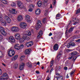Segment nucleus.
Masks as SVG:
<instances>
[{"label": "nucleus", "instance_id": "f257e3e1", "mask_svg": "<svg viewBox=\"0 0 80 80\" xmlns=\"http://www.w3.org/2000/svg\"><path fill=\"white\" fill-rule=\"evenodd\" d=\"M8 55L9 57H12L15 55V52L14 50L11 49H8L7 51Z\"/></svg>", "mask_w": 80, "mask_h": 80}, {"label": "nucleus", "instance_id": "f03ea898", "mask_svg": "<svg viewBox=\"0 0 80 80\" xmlns=\"http://www.w3.org/2000/svg\"><path fill=\"white\" fill-rule=\"evenodd\" d=\"M0 32L3 35H4V36H5V35H7V33L5 31V29L3 28L0 27Z\"/></svg>", "mask_w": 80, "mask_h": 80}, {"label": "nucleus", "instance_id": "7ed1b4c3", "mask_svg": "<svg viewBox=\"0 0 80 80\" xmlns=\"http://www.w3.org/2000/svg\"><path fill=\"white\" fill-rule=\"evenodd\" d=\"M18 5L20 8H23L24 7L23 4L20 1H18Z\"/></svg>", "mask_w": 80, "mask_h": 80}, {"label": "nucleus", "instance_id": "20e7f679", "mask_svg": "<svg viewBox=\"0 0 80 80\" xmlns=\"http://www.w3.org/2000/svg\"><path fill=\"white\" fill-rule=\"evenodd\" d=\"M20 26L22 28H25L27 27V25L25 23L22 22L20 23Z\"/></svg>", "mask_w": 80, "mask_h": 80}, {"label": "nucleus", "instance_id": "39448f33", "mask_svg": "<svg viewBox=\"0 0 80 80\" xmlns=\"http://www.w3.org/2000/svg\"><path fill=\"white\" fill-rule=\"evenodd\" d=\"M0 22L3 25H6V22H5V20H3V19L2 17H0Z\"/></svg>", "mask_w": 80, "mask_h": 80}, {"label": "nucleus", "instance_id": "423d86ee", "mask_svg": "<svg viewBox=\"0 0 80 80\" xmlns=\"http://www.w3.org/2000/svg\"><path fill=\"white\" fill-rule=\"evenodd\" d=\"M56 78L57 80H63V78L62 76H59L58 77L54 76V79Z\"/></svg>", "mask_w": 80, "mask_h": 80}, {"label": "nucleus", "instance_id": "0eeeda50", "mask_svg": "<svg viewBox=\"0 0 80 80\" xmlns=\"http://www.w3.org/2000/svg\"><path fill=\"white\" fill-rule=\"evenodd\" d=\"M9 11L12 14H16L17 13V12L14 9H12L11 10L10 9Z\"/></svg>", "mask_w": 80, "mask_h": 80}, {"label": "nucleus", "instance_id": "6e6552de", "mask_svg": "<svg viewBox=\"0 0 80 80\" xmlns=\"http://www.w3.org/2000/svg\"><path fill=\"white\" fill-rule=\"evenodd\" d=\"M41 25H42V23H41V22L40 20L38 21V23L36 26V28H40L41 27Z\"/></svg>", "mask_w": 80, "mask_h": 80}, {"label": "nucleus", "instance_id": "1a4fd4ad", "mask_svg": "<svg viewBox=\"0 0 80 80\" xmlns=\"http://www.w3.org/2000/svg\"><path fill=\"white\" fill-rule=\"evenodd\" d=\"M9 40L11 42H12V43H14V42H15V39L12 37H10L9 38Z\"/></svg>", "mask_w": 80, "mask_h": 80}, {"label": "nucleus", "instance_id": "9d476101", "mask_svg": "<svg viewBox=\"0 0 80 80\" xmlns=\"http://www.w3.org/2000/svg\"><path fill=\"white\" fill-rule=\"evenodd\" d=\"M53 49L54 50H58V44H55L53 47Z\"/></svg>", "mask_w": 80, "mask_h": 80}, {"label": "nucleus", "instance_id": "9b49d317", "mask_svg": "<svg viewBox=\"0 0 80 80\" xmlns=\"http://www.w3.org/2000/svg\"><path fill=\"white\" fill-rule=\"evenodd\" d=\"M14 48L16 50H19L20 49V47L19 44H16L14 45Z\"/></svg>", "mask_w": 80, "mask_h": 80}, {"label": "nucleus", "instance_id": "f8f14e48", "mask_svg": "<svg viewBox=\"0 0 80 80\" xmlns=\"http://www.w3.org/2000/svg\"><path fill=\"white\" fill-rule=\"evenodd\" d=\"M73 21L75 22V23H74L73 25H76L79 22V20L78 19H76V18H73Z\"/></svg>", "mask_w": 80, "mask_h": 80}, {"label": "nucleus", "instance_id": "ddd939ff", "mask_svg": "<svg viewBox=\"0 0 80 80\" xmlns=\"http://www.w3.org/2000/svg\"><path fill=\"white\" fill-rule=\"evenodd\" d=\"M18 20L19 22H21L23 20V17L21 15H19L18 17Z\"/></svg>", "mask_w": 80, "mask_h": 80}, {"label": "nucleus", "instance_id": "4468645a", "mask_svg": "<svg viewBox=\"0 0 80 80\" xmlns=\"http://www.w3.org/2000/svg\"><path fill=\"white\" fill-rule=\"evenodd\" d=\"M74 41V39H73L72 40H71L70 42L69 43L70 45H71V46H72V47H74L76 45L75 44V43L73 42L72 41Z\"/></svg>", "mask_w": 80, "mask_h": 80}, {"label": "nucleus", "instance_id": "2eb2a0df", "mask_svg": "<svg viewBox=\"0 0 80 80\" xmlns=\"http://www.w3.org/2000/svg\"><path fill=\"white\" fill-rule=\"evenodd\" d=\"M26 20L28 22H30L31 21V20H30V17L28 15H26Z\"/></svg>", "mask_w": 80, "mask_h": 80}, {"label": "nucleus", "instance_id": "dca6fc26", "mask_svg": "<svg viewBox=\"0 0 80 80\" xmlns=\"http://www.w3.org/2000/svg\"><path fill=\"white\" fill-rule=\"evenodd\" d=\"M24 65L25 64L24 63H22V64L19 66V70H22L23 69V68H24Z\"/></svg>", "mask_w": 80, "mask_h": 80}, {"label": "nucleus", "instance_id": "f3484780", "mask_svg": "<svg viewBox=\"0 0 80 80\" xmlns=\"http://www.w3.org/2000/svg\"><path fill=\"white\" fill-rule=\"evenodd\" d=\"M15 38L17 40H20V35L19 34H16L15 35Z\"/></svg>", "mask_w": 80, "mask_h": 80}, {"label": "nucleus", "instance_id": "a211bd4d", "mask_svg": "<svg viewBox=\"0 0 80 80\" xmlns=\"http://www.w3.org/2000/svg\"><path fill=\"white\" fill-rule=\"evenodd\" d=\"M18 58V55H15L13 57H12L11 58V60L12 61H15V60H17Z\"/></svg>", "mask_w": 80, "mask_h": 80}, {"label": "nucleus", "instance_id": "6ab92c4d", "mask_svg": "<svg viewBox=\"0 0 80 80\" xmlns=\"http://www.w3.org/2000/svg\"><path fill=\"white\" fill-rule=\"evenodd\" d=\"M31 51V49H26L25 52L24 53L26 55L27 54H29Z\"/></svg>", "mask_w": 80, "mask_h": 80}, {"label": "nucleus", "instance_id": "aec40b11", "mask_svg": "<svg viewBox=\"0 0 80 80\" xmlns=\"http://www.w3.org/2000/svg\"><path fill=\"white\" fill-rule=\"evenodd\" d=\"M23 37L24 38L25 40H30V38L29 37H27V34H26L23 35Z\"/></svg>", "mask_w": 80, "mask_h": 80}, {"label": "nucleus", "instance_id": "412c9836", "mask_svg": "<svg viewBox=\"0 0 80 80\" xmlns=\"http://www.w3.org/2000/svg\"><path fill=\"white\" fill-rule=\"evenodd\" d=\"M72 58H73V60H75L76 59H77V57H73L72 55H71V57H69L68 58V59L69 60H71Z\"/></svg>", "mask_w": 80, "mask_h": 80}, {"label": "nucleus", "instance_id": "4be33fe9", "mask_svg": "<svg viewBox=\"0 0 80 80\" xmlns=\"http://www.w3.org/2000/svg\"><path fill=\"white\" fill-rule=\"evenodd\" d=\"M40 13V9H37L36 11V14L39 15Z\"/></svg>", "mask_w": 80, "mask_h": 80}, {"label": "nucleus", "instance_id": "5701e85b", "mask_svg": "<svg viewBox=\"0 0 80 80\" xmlns=\"http://www.w3.org/2000/svg\"><path fill=\"white\" fill-rule=\"evenodd\" d=\"M77 52L76 51H74L71 53V55L73 57H74L75 55H77Z\"/></svg>", "mask_w": 80, "mask_h": 80}, {"label": "nucleus", "instance_id": "b1692460", "mask_svg": "<svg viewBox=\"0 0 80 80\" xmlns=\"http://www.w3.org/2000/svg\"><path fill=\"white\" fill-rule=\"evenodd\" d=\"M62 51H60L59 52V54L57 56V58H60L61 56H62Z\"/></svg>", "mask_w": 80, "mask_h": 80}, {"label": "nucleus", "instance_id": "393cba45", "mask_svg": "<svg viewBox=\"0 0 80 80\" xmlns=\"http://www.w3.org/2000/svg\"><path fill=\"white\" fill-rule=\"evenodd\" d=\"M20 43H22V42H24V40H25V39L24 38H23V37L22 38H20Z\"/></svg>", "mask_w": 80, "mask_h": 80}, {"label": "nucleus", "instance_id": "a878e982", "mask_svg": "<svg viewBox=\"0 0 80 80\" xmlns=\"http://www.w3.org/2000/svg\"><path fill=\"white\" fill-rule=\"evenodd\" d=\"M0 0L4 4H7V3H8V2H7V1L6 0Z\"/></svg>", "mask_w": 80, "mask_h": 80}, {"label": "nucleus", "instance_id": "bb28decb", "mask_svg": "<svg viewBox=\"0 0 80 80\" xmlns=\"http://www.w3.org/2000/svg\"><path fill=\"white\" fill-rule=\"evenodd\" d=\"M7 79H8V78H4L3 76H2L0 77V80H7Z\"/></svg>", "mask_w": 80, "mask_h": 80}, {"label": "nucleus", "instance_id": "cd10ccee", "mask_svg": "<svg viewBox=\"0 0 80 80\" xmlns=\"http://www.w3.org/2000/svg\"><path fill=\"white\" fill-rule=\"evenodd\" d=\"M26 65L27 66H28V67H30V68H31L32 67V64L31 62H28V63L26 64Z\"/></svg>", "mask_w": 80, "mask_h": 80}, {"label": "nucleus", "instance_id": "c85d7f7f", "mask_svg": "<svg viewBox=\"0 0 80 80\" xmlns=\"http://www.w3.org/2000/svg\"><path fill=\"white\" fill-rule=\"evenodd\" d=\"M42 2L41 1H39L37 2V5L38 7H41L42 4Z\"/></svg>", "mask_w": 80, "mask_h": 80}, {"label": "nucleus", "instance_id": "c756f323", "mask_svg": "<svg viewBox=\"0 0 80 80\" xmlns=\"http://www.w3.org/2000/svg\"><path fill=\"white\" fill-rule=\"evenodd\" d=\"M26 34L27 35H28V36H30L31 35V32L30 31H26Z\"/></svg>", "mask_w": 80, "mask_h": 80}, {"label": "nucleus", "instance_id": "7c9ffc66", "mask_svg": "<svg viewBox=\"0 0 80 80\" xmlns=\"http://www.w3.org/2000/svg\"><path fill=\"white\" fill-rule=\"evenodd\" d=\"M7 22L8 23H10L11 22V19L10 18H8V19L6 20Z\"/></svg>", "mask_w": 80, "mask_h": 80}, {"label": "nucleus", "instance_id": "2f4dec72", "mask_svg": "<svg viewBox=\"0 0 80 80\" xmlns=\"http://www.w3.org/2000/svg\"><path fill=\"white\" fill-rule=\"evenodd\" d=\"M18 64L17 62H16L14 64V67L15 69L17 68L18 67Z\"/></svg>", "mask_w": 80, "mask_h": 80}, {"label": "nucleus", "instance_id": "473e14b6", "mask_svg": "<svg viewBox=\"0 0 80 80\" xmlns=\"http://www.w3.org/2000/svg\"><path fill=\"white\" fill-rule=\"evenodd\" d=\"M53 64H54V61L52 60L50 62L51 65L50 66V67H51V68L52 67V66L53 65Z\"/></svg>", "mask_w": 80, "mask_h": 80}, {"label": "nucleus", "instance_id": "72a5a7b5", "mask_svg": "<svg viewBox=\"0 0 80 80\" xmlns=\"http://www.w3.org/2000/svg\"><path fill=\"white\" fill-rule=\"evenodd\" d=\"M30 43V42H27L26 43V45L27 46V47H30L31 46V44H29ZM28 44H29V45H28Z\"/></svg>", "mask_w": 80, "mask_h": 80}, {"label": "nucleus", "instance_id": "f704fd0d", "mask_svg": "<svg viewBox=\"0 0 80 80\" xmlns=\"http://www.w3.org/2000/svg\"><path fill=\"white\" fill-rule=\"evenodd\" d=\"M2 77H8V74L6 73H4L2 75Z\"/></svg>", "mask_w": 80, "mask_h": 80}, {"label": "nucleus", "instance_id": "c9c22d12", "mask_svg": "<svg viewBox=\"0 0 80 80\" xmlns=\"http://www.w3.org/2000/svg\"><path fill=\"white\" fill-rule=\"evenodd\" d=\"M73 28H74V27H72L69 30V32H72V31H73Z\"/></svg>", "mask_w": 80, "mask_h": 80}, {"label": "nucleus", "instance_id": "e433bc0d", "mask_svg": "<svg viewBox=\"0 0 80 80\" xmlns=\"http://www.w3.org/2000/svg\"><path fill=\"white\" fill-rule=\"evenodd\" d=\"M24 58L25 56H22L20 58V60H21V61H22V60H24Z\"/></svg>", "mask_w": 80, "mask_h": 80}, {"label": "nucleus", "instance_id": "4c0bfd02", "mask_svg": "<svg viewBox=\"0 0 80 80\" xmlns=\"http://www.w3.org/2000/svg\"><path fill=\"white\" fill-rule=\"evenodd\" d=\"M44 1L45 3H44V5L45 6V7H46L47 5V2L48 0H43Z\"/></svg>", "mask_w": 80, "mask_h": 80}, {"label": "nucleus", "instance_id": "58836bf2", "mask_svg": "<svg viewBox=\"0 0 80 80\" xmlns=\"http://www.w3.org/2000/svg\"><path fill=\"white\" fill-rule=\"evenodd\" d=\"M38 35H41V36H42V35H43V33H42V31H40L38 33Z\"/></svg>", "mask_w": 80, "mask_h": 80}, {"label": "nucleus", "instance_id": "ea45409f", "mask_svg": "<svg viewBox=\"0 0 80 80\" xmlns=\"http://www.w3.org/2000/svg\"><path fill=\"white\" fill-rule=\"evenodd\" d=\"M15 27H12L11 28V30H12V32H15Z\"/></svg>", "mask_w": 80, "mask_h": 80}, {"label": "nucleus", "instance_id": "a19ab883", "mask_svg": "<svg viewBox=\"0 0 80 80\" xmlns=\"http://www.w3.org/2000/svg\"><path fill=\"white\" fill-rule=\"evenodd\" d=\"M3 56V54H2L1 51H0V58H2Z\"/></svg>", "mask_w": 80, "mask_h": 80}, {"label": "nucleus", "instance_id": "79ce46f5", "mask_svg": "<svg viewBox=\"0 0 80 80\" xmlns=\"http://www.w3.org/2000/svg\"><path fill=\"white\" fill-rule=\"evenodd\" d=\"M19 30V28L18 27H15V32H18Z\"/></svg>", "mask_w": 80, "mask_h": 80}, {"label": "nucleus", "instance_id": "37998d69", "mask_svg": "<svg viewBox=\"0 0 80 80\" xmlns=\"http://www.w3.org/2000/svg\"><path fill=\"white\" fill-rule=\"evenodd\" d=\"M11 5L12 7H15L16 5V4L15 3H14V2H12Z\"/></svg>", "mask_w": 80, "mask_h": 80}, {"label": "nucleus", "instance_id": "c03bdc74", "mask_svg": "<svg viewBox=\"0 0 80 80\" xmlns=\"http://www.w3.org/2000/svg\"><path fill=\"white\" fill-rule=\"evenodd\" d=\"M61 16V15L60 14H57L56 16V19H57V17H60V16Z\"/></svg>", "mask_w": 80, "mask_h": 80}, {"label": "nucleus", "instance_id": "a18cd8bd", "mask_svg": "<svg viewBox=\"0 0 80 80\" xmlns=\"http://www.w3.org/2000/svg\"><path fill=\"white\" fill-rule=\"evenodd\" d=\"M80 13V8L78 9L76 11V14H78Z\"/></svg>", "mask_w": 80, "mask_h": 80}, {"label": "nucleus", "instance_id": "49530a36", "mask_svg": "<svg viewBox=\"0 0 80 80\" xmlns=\"http://www.w3.org/2000/svg\"><path fill=\"white\" fill-rule=\"evenodd\" d=\"M75 72V69H74L73 71H72L70 73V75H73V73H74V72Z\"/></svg>", "mask_w": 80, "mask_h": 80}, {"label": "nucleus", "instance_id": "de8ad7c7", "mask_svg": "<svg viewBox=\"0 0 80 80\" xmlns=\"http://www.w3.org/2000/svg\"><path fill=\"white\" fill-rule=\"evenodd\" d=\"M8 17L7 16H5L4 17V19H5L6 20H7V19H8Z\"/></svg>", "mask_w": 80, "mask_h": 80}, {"label": "nucleus", "instance_id": "09e8293b", "mask_svg": "<svg viewBox=\"0 0 80 80\" xmlns=\"http://www.w3.org/2000/svg\"><path fill=\"white\" fill-rule=\"evenodd\" d=\"M52 4L53 5H55L56 4V0H54V2L52 3Z\"/></svg>", "mask_w": 80, "mask_h": 80}, {"label": "nucleus", "instance_id": "8fccbe9b", "mask_svg": "<svg viewBox=\"0 0 80 80\" xmlns=\"http://www.w3.org/2000/svg\"><path fill=\"white\" fill-rule=\"evenodd\" d=\"M3 39V36H2V35L0 34V41L2 40Z\"/></svg>", "mask_w": 80, "mask_h": 80}, {"label": "nucleus", "instance_id": "3c124183", "mask_svg": "<svg viewBox=\"0 0 80 80\" xmlns=\"http://www.w3.org/2000/svg\"><path fill=\"white\" fill-rule=\"evenodd\" d=\"M29 7H31V8H34V5L32 4H31L29 5Z\"/></svg>", "mask_w": 80, "mask_h": 80}, {"label": "nucleus", "instance_id": "603ef678", "mask_svg": "<svg viewBox=\"0 0 80 80\" xmlns=\"http://www.w3.org/2000/svg\"><path fill=\"white\" fill-rule=\"evenodd\" d=\"M46 18H44V19L43 20V21H42L43 23H45L46 22Z\"/></svg>", "mask_w": 80, "mask_h": 80}, {"label": "nucleus", "instance_id": "864d4df0", "mask_svg": "<svg viewBox=\"0 0 80 80\" xmlns=\"http://www.w3.org/2000/svg\"><path fill=\"white\" fill-rule=\"evenodd\" d=\"M48 13V11L47 10H46V11L45 12V13L44 14L45 15H47Z\"/></svg>", "mask_w": 80, "mask_h": 80}, {"label": "nucleus", "instance_id": "5fc2aeb1", "mask_svg": "<svg viewBox=\"0 0 80 80\" xmlns=\"http://www.w3.org/2000/svg\"><path fill=\"white\" fill-rule=\"evenodd\" d=\"M40 37H42V36L38 34L37 36V38H40Z\"/></svg>", "mask_w": 80, "mask_h": 80}, {"label": "nucleus", "instance_id": "6e6d98bb", "mask_svg": "<svg viewBox=\"0 0 80 80\" xmlns=\"http://www.w3.org/2000/svg\"><path fill=\"white\" fill-rule=\"evenodd\" d=\"M75 41L76 42H78V43H79L80 42V39H79L78 40H76Z\"/></svg>", "mask_w": 80, "mask_h": 80}, {"label": "nucleus", "instance_id": "4d7b16f0", "mask_svg": "<svg viewBox=\"0 0 80 80\" xmlns=\"http://www.w3.org/2000/svg\"><path fill=\"white\" fill-rule=\"evenodd\" d=\"M28 10L29 12H32L33 9H32V8H29Z\"/></svg>", "mask_w": 80, "mask_h": 80}, {"label": "nucleus", "instance_id": "13d9d810", "mask_svg": "<svg viewBox=\"0 0 80 80\" xmlns=\"http://www.w3.org/2000/svg\"><path fill=\"white\" fill-rule=\"evenodd\" d=\"M71 46L70 45V43L68 44L67 45V48H70V47Z\"/></svg>", "mask_w": 80, "mask_h": 80}, {"label": "nucleus", "instance_id": "bf43d9fd", "mask_svg": "<svg viewBox=\"0 0 80 80\" xmlns=\"http://www.w3.org/2000/svg\"><path fill=\"white\" fill-rule=\"evenodd\" d=\"M29 43H30V44H31V46L32 45H33V42L31 41L29 42Z\"/></svg>", "mask_w": 80, "mask_h": 80}, {"label": "nucleus", "instance_id": "052dcab7", "mask_svg": "<svg viewBox=\"0 0 80 80\" xmlns=\"http://www.w3.org/2000/svg\"><path fill=\"white\" fill-rule=\"evenodd\" d=\"M53 68H52L50 70V73H51V72H52V71H53Z\"/></svg>", "mask_w": 80, "mask_h": 80}, {"label": "nucleus", "instance_id": "680f3d73", "mask_svg": "<svg viewBox=\"0 0 80 80\" xmlns=\"http://www.w3.org/2000/svg\"><path fill=\"white\" fill-rule=\"evenodd\" d=\"M56 75H57L58 76L60 75V73H56Z\"/></svg>", "mask_w": 80, "mask_h": 80}, {"label": "nucleus", "instance_id": "e2e57ef3", "mask_svg": "<svg viewBox=\"0 0 80 80\" xmlns=\"http://www.w3.org/2000/svg\"><path fill=\"white\" fill-rule=\"evenodd\" d=\"M67 67H64V70H67Z\"/></svg>", "mask_w": 80, "mask_h": 80}, {"label": "nucleus", "instance_id": "0e129e2a", "mask_svg": "<svg viewBox=\"0 0 80 80\" xmlns=\"http://www.w3.org/2000/svg\"><path fill=\"white\" fill-rule=\"evenodd\" d=\"M78 32H79V31H76L75 32V33H78Z\"/></svg>", "mask_w": 80, "mask_h": 80}, {"label": "nucleus", "instance_id": "69168bd1", "mask_svg": "<svg viewBox=\"0 0 80 80\" xmlns=\"http://www.w3.org/2000/svg\"><path fill=\"white\" fill-rule=\"evenodd\" d=\"M52 32H50L48 35L49 36H52Z\"/></svg>", "mask_w": 80, "mask_h": 80}, {"label": "nucleus", "instance_id": "338daca9", "mask_svg": "<svg viewBox=\"0 0 80 80\" xmlns=\"http://www.w3.org/2000/svg\"><path fill=\"white\" fill-rule=\"evenodd\" d=\"M72 68H73V65H72L71 67L70 68H69V70H70V69H72Z\"/></svg>", "mask_w": 80, "mask_h": 80}, {"label": "nucleus", "instance_id": "774afa93", "mask_svg": "<svg viewBox=\"0 0 80 80\" xmlns=\"http://www.w3.org/2000/svg\"><path fill=\"white\" fill-rule=\"evenodd\" d=\"M69 2V1H68V0L66 1V5H67V3H68Z\"/></svg>", "mask_w": 80, "mask_h": 80}]
</instances>
